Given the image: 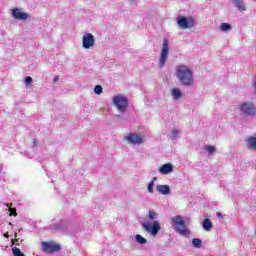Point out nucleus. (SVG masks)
I'll return each instance as SVG.
<instances>
[{
    "mask_svg": "<svg viewBox=\"0 0 256 256\" xmlns=\"http://www.w3.org/2000/svg\"><path fill=\"white\" fill-rule=\"evenodd\" d=\"M159 214L155 212V210H149L148 212V219L145 220L144 223H142L143 229L147 231V233H150L153 237H155L159 231H161V224L159 221L155 220L158 219Z\"/></svg>",
    "mask_w": 256,
    "mask_h": 256,
    "instance_id": "1",
    "label": "nucleus"
},
{
    "mask_svg": "<svg viewBox=\"0 0 256 256\" xmlns=\"http://www.w3.org/2000/svg\"><path fill=\"white\" fill-rule=\"evenodd\" d=\"M176 77L184 87H191V85H193V71L190 70L188 66H177Z\"/></svg>",
    "mask_w": 256,
    "mask_h": 256,
    "instance_id": "2",
    "label": "nucleus"
},
{
    "mask_svg": "<svg viewBox=\"0 0 256 256\" xmlns=\"http://www.w3.org/2000/svg\"><path fill=\"white\" fill-rule=\"evenodd\" d=\"M50 230L62 233V235H71V232L73 231V224H71L69 220H60L58 222L53 220L50 224Z\"/></svg>",
    "mask_w": 256,
    "mask_h": 256,
    "instance_id": "3",
    "label": "nucleus"
},
{
    "mask_svg": "<svg viewBox=\"0 0 256 256\" xmlns=\"http://www.w3.org/2000/svg\"><path fill=\"white\" fill-rule=\"evenodd\" d=\"M171 224L176 233H179L182 237H187L191 235V231L187 229L185 225V220L181 216H174L171 220Z\"/></svg>",
    "mask_w": 256,
    "mask_h": 256,
    "instance_id": "4",
    "label": "nucleus"
},
{
    "mask_svg": "<svg viewBox=\"0 0 256 256\" xmlns=\"http://www.w3.org/2000/svg\"><path fill=\"white\" fill-rule=\"evenodd\" d=\"M112 103L120 113H125V111H127V107L129 106V100H127V97L123 96V94L114 96L112 98Z\"/></svg>",
    "mask_w": 256,
    "mask_h": 256,
    "instance_id": "5",
    "label": "nucleus"
},
{
    "mask_svg": "<svg viewBox=\"0 0 256 256\" xmlns=\"http://www.w3.org/2000/svg\"><path fill=\"white\" fill-rule=\"evenodd\" d=\"M177 25L180 29H193L195 27V18L192 16H178L176 18Z\"/></svg>",
    "mask_w": 256,
    "mask_h": 256,
    "instance_id": "6",
    "label": "nucleus"
},
{
    "mask_svg": "<svg viewBox=\"0 0 256 256\" xmlns=\"http://www.w3.org/2000/svg\"><path fill=\"white\" fill-rule=\"evenodd\" d=\"M167 57H169V40L164 39L159 59V68L163 69L165 63H167Z\"/></svg>",
    "mask_w": 256,
    "mask_h": 256,
    "instance_id": "7",
    "label": "nucleus"
},
{
    "mask_svg": "<svg viewBox=\"0 0 256 256\" xmlns=\"http://www.w3.org/2000/svg\"><path fill=\"white\" fill-rule=\"evenodd\" d=\"M239 109L241 113H243L247 117H255L256 115V108L254 103H251V102L242 103Z\"/></svg>",
    "mask_w": 256,
    "mask_h": 256,
    "instance_id": "8",
    "label": "nucleus"
},
{
    "mask_svg": "<svg viewBox=\"0 0 256 256\" xmlns=\"http://www.w3.org/2000/svg\"><path fill=\"white\" fill-rule=\"evenodd\" d=\"M42 251H44V253H57L61 251V245L52 241L42 242Z\"/></svg>",
    "mask_w": 256,
    "mask_h": 256,
    "instance_id": "9",
    "label": "nucleus"
},
{
    "mask_svg": "<svg viewBox=\"0 0 256 256\" xmlns=\"http://www.w3.org/2000/svg\"><path fill=\"white\" fill-rule=\"evenodd\" d=\"M82 47L84 49H91L95 47V36L91 33H86L82 37Z\"/></svg>",
    "mask_w": 256,
    "mask_h": 256,
    "instance_id": "10",
    "label": "nucleus"
},
{
    "mask_svg": "<svg viewBox=\"0 0 256 256\" xmlns=\"http://www.w3.org/2000/svg\"><path fill=\"white\" fill-rule=\"evenodd\" d=\"M125 139L126 141H128V143H131L132 145H141L144 142L143 136L135 133H130L128 136L125 137Z\"/></svg>",
    "mask_w": 256,
    "mask_h": 256,
    "instance_id": "11",
    "label": "nucleus"
},
{
    "mask_svg": "<svg viewBox=\"0 0 256 256\" xmlns=\"http://www.w3.org/2000/svg\"><path fill=\"white\" fill-rule=\"evenodd\" d=\"M12 17L18 21H27L29 19V14L22 12L19 8H15L12 10Z\"/></svg>",
    "mask_w": 256,
    "mask_h": 256,
    "instance_id": "12",
    "label": "nucleus"
},
{
    "mask_svg": "<svg viewBox=\"0 0 256 256\" xmlns=\"http://www.w3.org/2000/svg\"><path fill=\"white\" fill-rule=\"evenodd\" d=\"M156 191L160 193V195H171V187H169V185H157Z\"/></svg>",
    "mask_w": 256,
    "mask_h": 256,
    "instance_id": "13",
    "label": "nucleus"
},
{
    "mask_svg": "<svg viewBox=\"0 0 256 256\" xmlns=\"http://www.w3.org/2000/svg\"><path fill=\"white\" fill-rule=\"evenodd\" d=\"M159 173H161L162 175H169V173H173V165H171V164H163L159 168Z\"/></svg>",
    "mask_w": 256,
    "mask_h": 256,
    "instance_id": "14",
    "label": "nucleus"
},
{
    "mask_svg": "<svg viewBox=\"0 0 256 256\" xmlns=\"http://www.w3.org/2000/svg\"><path fill=\"white\" fill-rule=\"evenodd\" d=\"M231 2L238 8V11H247V6L243 0H231Z\"/></svg>",
    "mask_w": 256,
    "mask_h": 256,
    "instance_id": "15",
    "label": "nucleus"
},
{
    "mask_svg": "<svg viewBox=\"0 0 256 256\" xmlns=\"http://www.w3.org/2000/svg\"><path fill=\"white\" fill-rule=\"evenodd\" d=\"M248 149H254L256 151V137L250 136L246 140Z\"/></svg>",
    "mask_w": 256,
    "mask_h": 256,
    "instance_id": "16",
    "label": "nucleus"
},
{
    "mask_svg": "<svg viewBox=\"0 0 256 256\" xmlns=\"http://www.w3.org/2000/svg\"><path fill=\"white\" fill-rule=\"evenodd\" d=\"M171 95L172 97H174L175 101H178V99H181V97H183V93L179 88L172 89Z\"/></svg>",
    "mask_w": 256,
    "mask_h": 256,
    "instance_id": "17",
    "label": "nucleus"
},
{
    "mask_svg": "<svg viewBox=\"0 0 256 256\" xmlns=\"http://www.w3.org/2000/svg\"><path fill=\"white\" fill-rule=\"evenodd\" d=\"M202 227L204 231H211L213 224L211 223V220L209 218H206L203 221Z\"/></svg>",
    "mask_w": 256,
    "mask_h": 256,
    "instance_id": "18",
    "label": "nucleus"
},
{
    "mask_svg": "<svg viewBox=\"0 0 256 256\" xmlns=\"http://www.w3.org/2000/svg\"><path fill=\"white\" fill-rule=\"evenodd\" d=\"M135 241L139 245H147V240L145 239V237H142L141 234L135 235Z\"/></svg>",
    "mask_w": 256,
    "mask_h": 256,
    "instance_id": "19",
    "label": "nucleus"
},
{
    "mask_svg": "<svg viewBox=\"0 0 256 256\" xmlns=\"http://www.w3.org/2000/svg\"><path fill=\"white\" fill-rule=\"evenodd\" d=\"M192 245L195 249H201V247H203V241L199 238H194L192 240Z\"/></svg>",
    "mask_w": 256,
    "mask_h": 256,
    "instance_id": "20",
    "label": "nucleus"
},
{
    "mask_svg": "<svg viewBox=\"0 0 256 256\" xmlns=\"http://www.w3.org/2000/svg\"><path fill=\"white\" fill-rule=\"evenodd\" d=\"M179 135H181V130L173 129L170 135V139H172V141H176Z\"/></svg>",
    "mask_w": 256,
    "mask_h": 256,
    "instance_id": "21",
    "label": "nucleus"
},
{
    "mask_svg": "<svg viewBox=\"0 0 256 256\" xmlns=\"http://www.w3.org/2000/svg\"><path fill=\"white\" fill-rule=\"evenodd\" d=\"M220 30L223 31L224 33L227 31H231V24L229 23H222L220 25Z\"/></svg>",
    "mask_w": 256,
    "mask_h": 256,
    "instance_id": "22",
    "label": "nucleus"
},
{
    "mask_svg": "<svg viewBox=\"0 0 256 256\" xmlns=\"http://www.w3.org/2000/svg\"><path fill=\"white\" fill-rule=\"evenodd\" d=\"M204 149L209 153V155H213V153L217 151V148H215V146H209V145H206Z\"/></svg>",
    "mask_w": 256,
    "mask_h": 256,
    "instance_id": "23",
    "label": "nucleus"
},
{
    "mask_svg": "<svg viewBox=\"0 0 256 256\" xmlns=\"http://www.w3.org/2000/svg\"><path fill=\"white\" fill-rule=\"evenodd\" d=\"M12 254H13L14 256H25V254H23V253L21 252V249H19V248H17V247H13V248H12Z\"/></svg>",
    "mask_w": 256,
    "mask_h": 256,
    "instance_id": "24",
    "label": "nucleus"
},
{
    "mask_svg": "<svg viewBox=\"0 0 256 256\" xmlns=\"http://www.w3.org/2000/svg\"><path fill=\"white\" fill-rule=\"evenodd\" d=\"M94 93H95L96 95H101V93H103V86H101V85H96V86L94 87Z\"/></svg>",
    "mask_w": 256,
    "mask_h": 256,
    "instance_id": "25",
    "label": "nucleus"
},
{
    "mask_svg": "<svg viewBox=\"0 0 256 256\" xmlns=\"http://www.w3.org/2000/svg\"><path fill=\"white\" fill-rule=\"evenodd\" d=\"M24 83H25L26 87H30L31 83H33V78H31V76H27L24 79Z\"/></svg>",
    "mask_w": 256,
    "mask_h": 256,
    "instance_id": "26",
    "label": "nucleus"
},
{
    "mask_svg": "<svg viewBox=\"0 0 256 256\" xmlns=\"http://www.w3.org/2000/svg\"><path fill=\"white\" fill-rule=\"evenodd\" d=\"M154 187H155V183L149 182L148 187H147L148 193L153 194L154 193Z\"/></svg>",
    "mask_w": 256,
    "mask_h": 256,
    "instance_id": "27",
    "label": "nucleus"
},
{
    "mask_svg": "<svg viewBox=\"0 0 256 256\" xmlns=\"http://www.w3.org/2000/svg\"><path fill=\"white\" fill-rule=\"evenodd\" d=\"M10 215H14V217H16L17 212L15 211V209L10 210Z\"/></svg>",
    "mask_w": 256,
    "mask_h": 256,
    "instance_id": "28",
    "label": "nucleus"
},
{
    "mask_svg": "<svg viewBox=\"0 0 256 256\" xmlns=\"http://www.w3.org/2000/svg\"><path fill=\"white\" fill-rule=\"evenodd\" d=\"M216 216L218 217V219H223V214H221L220 212H217Z\"/></svg>",
    "mask_w": 256,
    "mask_h": 256,
    "instance_id": "29",
    "label": "nucleus"
},
{
    "mask_svg": "<svg viewBox=\"0 0 256 256\" xmlns=\"http://www.w3.org/2000/svg\"><path fill=\"white\" fill-rule=\"evenodd\" d=\"M57 81H59V76H56V77L53 79V82H54V83H57Z\"/></svg>",
    "mask_w": 256,
    "mask_h": 256,
    "instance_id": "30",
    "label": "nucleus"
},
{
    "mask_svg": "<svg viewBox=\"0 0 256 256\" xmlns=\"http://www.w3.org/2000/svg\"><path fill=\"white\" fill-rule=\"evenodd\" d=\"M4 237H5L6 239H9V233H4Z\"/></svg>",
    "mask_w": 256,
    "mask_h": 256,
    "instance_id": "31",
    "label": "nucleus"
},
{
    "mask_svg": "<svg viewBox=\"0 0 256 256\" xmlns=\"http://www.w3.org/2000/svg\"><path fill=\"white\" fill-rule=\"evenodd\" d=\"M128 2L130 3V5H133V3H135V0H128Z\"/></svg>",
    "mask_w": 256,
    "mask_h": 256,
    "instance_id": "32",
    "label": "nucleus"
},
{
    "mask_svg": "<svg viewBox=\"0 0 256 256\" xmlns=\"http://www.w3.org/2000/svg\"><path fill=\"white\" fill-rule=\"evenodd\" d=\"M155 181H157V177H154V178L152 179V182H153V183H155Z\"/></svg>",
    "mask_w": 256,
    "mask_h": 256,
    "instance_id": "33",
    "label": "nucleus"
},
{
    "mask_svg": "<svg viewBox=\"0 0 256 256\" xmlns=\"http://www.w3.org/2000/svg\"><path fill=\"white\" fill-rule=\"evenodd\" d=\"M33 143H34V145H36L37 144V140L34 139Z\"/></svg>",
    "mask_w": 256,
    "mask_h": 256,
    "instance_id": "34",
    "label": "nucleus"
},
{
    "mask_svg": "<svg viewBox=\"0 0 256 256\" xmlns=\"http://www.w3.org/2000/svg\"><path fill=\"white\" fill-rule=\"evenodd\" d=\"M116 117L119 119L121 116L120 115H116Z\"/></svg>",
    "mask_w": 256,
    "mask_h": 256,
    "instance_id": "35",
    "label": "nucleus"
},
{
    "mask_svg": "<svg viewBox=\"0 0 256 256\" xmlns=\"http://www.w3.org/2000/svg\"><path fill=\"white\" fill-rule=\"evenodd\" d=\"M15 241H16V243H19V239H16Z\"/></svg>",
    "mask_w": 256,
    "mask_h": 256,
    "instance_id": "36",
    "label": "nucleus"
},
{
    "mask_svg": "<svg viewBox=\"0 0 256 256\" xmlns=\"http://www.w3.org/2000/svg\"><path fill=\"white\" fill-rule=\"evenodd\" d=\"M14 237H17V233L14 234Z\"/></svg>",
    "mask_w": 256,
    "mask_h": 256,
    "instance_id": "37",
    "label": "nucleus"
}]
</instances>
